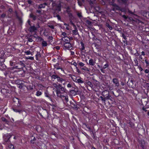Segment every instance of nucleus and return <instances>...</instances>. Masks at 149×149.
<instances>
[{
  "mask_svg": "<svg viewBox=\"0 0 149 149\" xmlns=\"http://www.w3.org/2000/svg\"><path fill=\"white\" fill-rule=\"evenodd\" d=\"M13 101L14 104L12 108L14 111L20 113L24 111L20 100L15 97Z\"/></svg>",
  "mask_w": 149,
  "mask_h": 149,
  "instance_id": "f257e3e1",
  "label": "nucleus"
},
{
  "mask_svg": "<svg viewBox=\"0 0 149 149\" xmlns=\"http://www.w3.org/2000/svg\"><path fill=\"white\" fill-rule=\"evenodd\" d=\"M49 1L52 2V10L55 11H57L58 12L61 11V7L62 5L63 4V2L60 0L55 1H54L53 0H49Z\"/></svg>",
  "mask_w": 149,
  "mask_h": 149,
  "instance_id": "f03ea898",
  "label": "nucleus"
},
{
  "mask_svg": "<svg viewBox=\"0 0 149 149\" xmlns=\"http://www.w3.org/2000/svg\"><path fill=\"white\" fill-rule=\"evenodd\" d=\"M102 96L105 98L106 100H110L111 101H113V98L110 95L108 91H103L102 93Z\"/></svg>",
  "mask_w": 149,
  "mask_h": 149,
  "instance_id": "7ed1b4c3",
  "label": "nucleus"
},
{
  "mask_svg": "<svg viewBox=\"0 0 149 149\" xmlns=\"http://www.w3.org/2000/svg\"><path fill=\"white\" fill-rule=\"evenodd\" d=\"M139 146L142 149H146V146L145 141L143 139L139 140L138 141Z\"/></svg>",
  "mask_w": 149,
  "mask_h": 149,
  "instance_id": "20e7f679",
  "label": "nucleus"
},
{
  "mask_svg": "<svg viewBox=\"0 0 149 149\" xmlns=\"http://www.w3.org/2000/svg\"><path fill=\"white\" fill-rule=\"evenodd\" d=\"M71 107L76 110H77L79 108V105L77 104L76 102L74 100L70 101Z\"/></svg>",
  "mask_w": 149,
  "mask_h": 149,
  "instance_id": "39448f33",
  "label": "nucleus"
},
{
  "mask_svg": "<svg viewBox=\"0 0 149 149\" xmlns=\"http://www.w3.org/2000/svg\"><path fill=\"white\" fill-rule=\"evenodd\" d=\"M11 136H12L10 134H7L4 137V141L6 142L8 144H10V142L9 139Z\"/></svg>",
  "mask_w": 149,
  "mask_h": 149,
  "instance_id": "423d86ee",
  "label": "nucleus"
},
{
  "mask_svg": "<svg viewBox=\"0 0 149 149\" xmlns=\"http://www.w3.org/2000/svg\"><path fill=\"white\" fill-rule=\"evenodd\" d=\"M54 73L56 74V73L55 72H54ZM51 78L52 79H57V81H61V80H62V79H61V78L58 75H57L56 74H53L52 76H51Z\"/></svg>",
  "mask_w": 149,
  "mask_h": 149,
  "instance_id": "0eeeda50",
  "label": "nucleus"
},
{
  "mask_svg": "<svg viewBox=\"0 0 149 149\" xmlns=\"http://www.w3.org/2000/svg\"><path fill=\"white\" fill-rule=\"evenodd\" d=\"M141 14L143 17L149 19V12L143 11L141 13Z\"/></svg>",
  "mask_w": 149,
  "mask_h": 149,
  "instance_id": "6e6552de",
  "label": "nucleus"
},
{
  "mask_svg": "<svg viewBox=\"0 0 149 149\" xmlns=\"http://www.w3.org/2000/svg\"><path fill=\"white\" fill-rule=\"evenodd\" d=\"M63 45L64 47L67 49H69L72 46L71 44L70 43V42H65V43H64Z\"/></svg>",
  "mask_w": 149,
  "mask_h": 149,
  "instance_id": "1a4fd4ad",
  "label": "nucleus"
},
{
  "mask_svg": "<svg viewBox=\"0 0 149 149\" xmlns=\"http://www.w3.org/2000/svg\"><path fill=\"white\" fill-rule=\"evenodd\" d=\"M113 83L117 87L119 86L120 84L118 79L117 78H114L112 80Z\"/></svg>",
  "mask_w": 149,
  "mask_h": 149,
  "instance_id": "9d476101",
  "label": "nucleus"
},
{
  "mask_svg": "<svg viewBox=\"0 0 149 149\" xmlns=\"http://www.w3.org/2000/svg\"><path fill=\"white\" fill-rule=\"evenodd\" d=\"M37 30V28L34 26H31L28 29L29 31L31 32H34L35 31Z\"/></svg>",
  "mask_w": 149,
  "mask_h": 149,
  "instance_id": "9b49d317",
  "label": "nucleus"
},
{
  "mask_svg": "<svg viewBox=\"0 0 149 149\" xmlns=\"http://www.w3.org/2000/svg\"><path fill=\"white\" fill-rule=\"evenodd\" d=\"M56 91L57 96L60 98H62V93H63L61 92L60 90H59V89L56 90Z\"/></svg>",
  "mask_w": 149,
  "mask_h": 149,
  "instance_id": "f8f14e48",
  "label": "nucleus"
},
{
  "mask_svg": "<svg viewBox=\"0 0 149 149\" xmlns=\"http://www.w3.org/2000/svg\"><path fill=\"white\" fill-rule=\"evenodd\" d=\"M1 120L4 123L6 124H8L10 122V120L7 119L4 117H2L1 118Z\"/></svg>",
  "mask_w": 149,
  "mask_h": 149,
  "instance_id": "ddd939ff",
  "label": "nucleus"
},
{
  "mask_svg": "<svg viewBox=\"0 0 149 149\" xmlns=\"http://www.w3.org/2000/svg\"><path fill=\"white\" fill-rule=\"evenodd\" d=\"M54 12H53V14L54 15V17H57L58 20L61 21V17L59 15L57 14V13H56V12H58V11H55V10H54Z\"/></svg>",
  "mask_w": 149,
  "mask_h": 149,
  "instance_id": "4468645a",
  "label": "nucleus"
},
{
  "mask_svg": "<svg viewBox=\"0 0 149 149\" xmlns=\"http://www.w3.org/2000/svg\"><path fill=\"white\" fill-rule=\"evenodd\" d=\"M114 8H113V10L115 11V10H120V7L116 4H114L113 5Z\"/></svg>",
  "mask_w": 149,
  "mask_h": 149,
  "instance_id": "2eb2a0df",
  "label": "nucleus"
},
{
  "mask_svg": "<svg viewBox=\"0 0 149 149\" xmlns=\"http://www.w3.org/2000/svg\"><path fill=\"white\" fill-rule=\"evenodd\" d=\"M58 63H57L56 64L54 65V68H56L57 70L61 69L62 71H64L63 69L61 68L59 65Z\"/></svg>",
  "mask_w": 149,
  "mask_h": 149,
  "instance_id": "dca6fc26",
  "label": "nucleus"
},
{
  "mask_svg": "<svg viewBox=\"0 0 149 149\" xmlns=\"http://www.w3.org/2000/svg\"><path fill=\"white\" fill-rule=\"evenodd\" d=\"M17 65H19L21 69L23 68L25 66V64L22 61H20L19 63H17Z\"/></svg>",
  "mask_w": 149,
  "mask_h": 149,
  "instance_id": "f3484780",
  "label": "nucleus"
},
{
  "mask_svg": "<svg viewBox=\"0 0 149 149\" xmlns=\"http://www.w3.org/2000/svg\"><path fill=\"white\" fill-rule=\"evenodd\" d=\"M29 17L30 18H32L34 21L36 19V16L34 15L33 13H31L30 14Z\"/></svg>",
  "mask_w": 149,
  "mask_h": 149,
  "instance_id": "a211bd4d",
  "label": "nucleus"
},
{
  "mask_svg": "<svg viewBox=\"0 0 149 149\" xmlns=\"http://www.w3.org/2000/svg\"><path fill=\"white\" fill-rule=\"evenodd\" d=\"M128 0H117V1L120 3H123L124 4H126Z\"/></svg>",
  "mask_w": 149,
  "mask_h": 149,
  "instance_id": "6ab92c4d",
  "label": "nucleus"
},
{
  "mask_svg": "<svg viewBox=\"0 0 149 149\" xmlns=\"http://www.w3.org/2000/svg\"><path fill=\"white\" fill-rule=\"evenodd\" d=\"M53 86L56 88V90L59 89V87H61V84H59L58 85H57L56 83H53L52 84Z\"/></svg>",
  "mask_w": 149,
  "mask_h": 149,
  "instance_id": "aec40b11",
  "label": "nucleus"
},
{
  "mask_svg": "<svg viewBox=\"0 0 149 149\" xmlns=\"http://www.w3.org/2000/svg\"><path fill=\"white\" fill-rule=\"evenodd\" d=\"M59 90H60L63 93H64L65 91V87H63L62 85L61 84V87H59Z\"/></svg>",
  "mask_w": 149,
  "mask_h": 149,
  "instance_id": "412c9836",
  "label": "nucleus"
},
{
  "mask_svg": "<svg viewBox=\"0 0 149 149\" xmlns=\"http://www.w3.org/2000/svg\"><path fill=\"white\" fill-rule=\"evenodd\" d=\"M127 85L130 87H132L133 84V81L132 80L129 81L127 83Z\"/></svg>",
  "mask_w": 149,
  "mask_h": 149,
  "instance_id": "4be33fe9",
  "label": "nucleus"
},
{
  "mask_svg": "<svg viewBox=\"0 0 149 149\" xmlns=\"http://www.w3.org/2000/svg\"><path fill=\"white\" fill-rule=\"evenodd\" d=\"M95 62L93 61L92 59H91L89 60V64L92 66H93L95 64Z\"/></svg>",
  "mask_w": 149,
  "mask_h": 149,
  "instance_id": "5701e85b",
  "label": "nucleus"
},
{
  "mask_svg": "<svg viewBox=\"0 0 149 149\" xmlns=\"http://www.w3.org/2000/svg\"><path fill=\"white\" fill-rule=\"evenodd\" d=\"M15 84H17L18 85H19L20 84H22V81L20 80H17L15 81Z\"/></svg>",
  "mask_w": 149,
  "mask_h": 149,
  "instance_id": "b1692460",
  "label": "nucleus"
},
{
  "mask_svg": "<svg viewBox=\"0 0 149 149\" xmlns=\"http://www.w3.org/2000/svg\"><path fill=\"white\" fill-rule=\"evenodd\" d=\"M45 7L44 6V5L42 4H41L38 5V9H41L42 8H44Z\"/></svg>",
  "mask_w": 149,
  "mask_h": 149,
  "instance_id": "393cba45",
  "label": "nucleus"
},
{
  "mask_svg": "<svg viewBox=\"0 0 149 149\" xmlns=\"http://www.w3.org/2000/svg\"><path fill=\"white\" fill-rule=\"evenodd\" d=\"M128 126L131 127H134V124L131 121L128 123Z\"/></svg>",
  "mask_w": 149,
  "mask_h": 149,
  "instance_id": "a878e982",
  "label": "nucleus"
},
{
  "mask_svg": "<svg viewBox=\"0 0 149 149\" xmlns=\"http://www.w3.org/2000/svg\"><path fill=\"white\" fill-rule=\"evenodd\" d=\"M88 1L90 5L91 6H93L94 2L95 1L92 0H88Z\"/></svg>",
  "mask_w": 149,
  "mask_h": 149,
  "instance_id": "bb28decb",
  "label": "nucleus"
},
{
  "mask_svg": "<svg viewBox=\"0 0 149 149\" xmlns=\"http://www.w3.org/2000/svg\"><path fill=\"white\" fill-rule=\"evenodd\" d=\"M17 18L18 19L19 21V24L21 25L22 23V18L19 16L17 17Z\"/></svg>",
  "mask_w": 149,
  "mask_h": 149,
  "instance_id": "cd10ccee",
  "label": "nucleus"
},
{
  "mask_svg": "<svg viewBox=\"0 0 149 149\" xmlns=\"http://www.w3.org/2000/svg\"><path fill=\"white\" fill-rule=\"evenodd\" d=\"M74 29H75L72 31V32L74 34L77 35V29L76 26L74 27Z\"/></svg>",
  "mask_w": 149,
  "mask_h": 149,
  "instance_id": "c85d7f7f",
  "label": "nucleus"
},
{
  "mask_svg": "<svg viewBox=\"0 0 149 149\" xmlns=\"http://www.w3.org/2000/svg\"><path fill=\"white\" fill-rule=\"evenodd\" d=\"M43 114L44 116L48 117V112L46 110H45L43 112Z\"/></svg>",
  "mask_w": 149,
  "mask_h": 149,
  "instance_id": "c756f323",
  "label": "nucleus"
},
{
  "mask_svg": "<svg viewBox=\"0 0 149 149\" xmlns=\"http://www.w3.org/2000/svg\"><path fill=\"white\" fill-rule=\"evenodd\" d=\"M61 79H62V80H61V81H58L61 82V83L62 84L64 85L65 84L66 81L65 79H63L62 78H61Z\"/></svg>",
  "mask_w": 149,
  "mask_h": 149,
  "instance_id": "7c9ffc66",
  "label": "nucleus"
},
{
  "mask_svg": "<svg viewBox=\"0 0 149 149\" xmlns=\"http://www.w3.org/2000/svg\"><path fill=\"white\" fill-rule=\"evenodd\" d=\"M42 46L46 47L47 45V42L44 40H43L42 42Z\"/></svg>",
  "mask_w": 149,
  "mask_h": 149,
  "instance_id": "2f4dec72",
  "label": "nucleus"
},
{
  "mask_svg": "<svg viewBox=\"0 0 149 149\" xmlns=\"http://www.w3.org/2000/svg\"><path fill=\"white\" fill-rule=\"evenodd\" d=\"M100 98L102 101L104 102V103L105 104V102L106 100L105 99V98L103 96H101L100 97Z\"/></svg>",
  "mask_w": 149,
  "mask_h": 149,
  "instance_id": "473e14b6",
  "label": "nucleus"
},
{
  "mask_svg": "<svg viewBox=\"0 0 149 149\" xmlns=\"http://www.w3.org/2000/svg\"><path fill=\"white\" fill-rule=\"evenodd\" d=\"M84 82V81L82 80L81 79H79L77 80V83L79 84V83H83Z\"/></svg>",
  "mask_w": 149,
  "mask_h": 149,
  "instance_id": "72a5a7b5",
  "label": "nucleus"
},
{
  "mask_svg": "<svg viewBox=\"0 0 149 149\" xmlns=\"http://www.w3.org/2000/svg\"><path fill=\"white\" fill-rule=\"evenodd\" d=\"M63 41L65 42V43L66 42H70V39L68 37H65V38H64Z\"/></svg>",
  "mask_w": 149,
  "mask_h": 149,
  "instance_id": "f704fd0d",
  "label": "nucleus"
},
{
  "mask_svg": "<svg viewBox=\"0 0 149 149\" xmlns=\"http://www.w3.org/2000/svg\"><path fill=\"white\" fill-rule=\"evenodd\" d=\"M86 23L88 24V25H91L92 24V22L89 20H86Z\"/></svg>",
  "mask_w": 149,
  "mask_h": 149,
  "instance_id": "c9c22d12",
  "label": "nucleus"
},
{
  "mask_svg": "<svg viewBox=\"0 0 149 149\" xmlns=\"http://www.w3.org/2000/svg\"><path fill=\"white\" fill-rule=\"evenodd\" d=\"M24 86H26L24 85V83L22 82V84L19 85V88L20 89H22Z\"/></svg>",
  "mask_w": 149,
  "mask_h": 149,
  "instance_id": "e433bc0d",
  "label": "nucleus"
},
{
  "mask_svg": "<svg viewBox=\"0 0 149 149\" xmlns=\"http://www.w3.org/2000/svg\"><path fill=\"white\" fill-rule=\"evenodd\" d=\"M8 147L9 148V149H14V146L11 144H10L8 145Z\"/></svg>",
  "mask_w": 149,
  "mask_h": 149,
  "instance_id": "4c0bfd02",
  "label": "nucleus"
},
{
  "mask_svg": "<svg viewBox=\"0 0 149 149\" xmlns=\"http://www.w3.org/2000/svg\"><path fill=\"white\" fill-rule=\"evenodd\" d=\"M15 66L13 67V69H21V68L20 67V66L19 65H15Z\"/></svg>",
  "mask_w": 149,
  "mask_h": 149,
  "instance_id": "58836bf2",
  "label": "nucleus"
},
{
  "mask_svg": "<svg viewBox=\"0 0 149 149\" xmlns=\"http://www.w3.org/2000/svg\"><path fill=\"white\" fill-rule=\"evenodd\" d=\"M66 11L67 13H70V7L68 6L66 8Z\"/></svg>",
  "mask_w": 149,
  "mask_h": 149,
  "instance_id": "ea45409f",
  "label": "nucleus"
},
{
  "mask_svg": "<svg viewBox=\"0 0 149 149\" xmlns=\"http://www.w3.org/2000/svg\"><path fill=\"white\" fill-rule=\"evenodd\" d=\"M77 15L78 17L79 18H81L82 17V16L81 15V13H77Z\"/></svg>",
  "mask_w": 149,
  "mask_h": 149,
  "instance_id": "a19ab883",
  "label": "nucleus"
},
{
  "mask_svg": "<svg viewBox=\"0 0 149 149\" xmlns=\"http://www.w3.org/2000/svg\"><path fill=\"white\" fill-rule=\"evenodd\" d=\"M36 12L37 13H38L40 15L42 14V10L41 9H39V10H36Z\"/></svg>",
  "mask_w": 149,
  "mask_h": 149,
  "instance_id": "79ce46f5",
  "label": "nucleus"
},
{
  "mask_svg": "<svg viewBox=\"0 0 149 149\" xmlns=\"http://www.w3.org/2000/svg\"><path fill=\"white\" fill-rule=\"evenodd\" d=\"M89 86L91 87L93 86V84L90 81H88L86 83Z\"/></svg>",
  "mask_w": 149,
  "mask_h": 149,
  "instance_id": "37998d69",
  "label": "nucleus"
},
{
  "mask_svg": "<svg viewBox=\"0 0 149 149\" xmlns=\"http://www.w3.org/2000/svg\"><path fill=\"white\" fill-rule=\"evenodd\" d=\"M64 100H65V101L67 102L68 101V97L67 95H66L64 98Z\"/></svg>",
  "mask_w": 149,
  "mask_h": 149,
  "instance_id": "c03bdc74",
  "label": "nucleus"
},
{
  "mask_svg": "<svg viewBox=\"0 0 149 149\" xmlns=\"http://www.w3.org/2000/svg\"><path fill=\"white\" fill-rule=\"evenodd\" d=\"M25 53H26L27 55H29L30 54H31V55H32V54H31V52L29 51H25Z\"/></svg>",
  "mask_w": 149,
  "mask_h": 149,
  "instance_id": "a18cd8bd",
  "label": "nucleus"
},
{
  "mask_svg": "<svg viewBox=\"0 0 149 149\" xmlns=\"http://www.w3.org/2000/svg\"><path fill=\"white\" fill-rule=\"evenodd\" d=\"M106 26L107 27H108L110 30H111L113 29L112 26H110L109 24L108 23H107L106 24Z\"/></svg>",
  "mask_w": 149,
  "mask_h": 149,
  "instance_id": "49530a36",
  "label": "nucleus"
},
{
  "mask_svg": "<svg viewBox=\"0 0 149 149\" xmlns=\"http://www.w3.org/2000/svg\"><path fill=\"white\" fill-rule=\"evenodd\" d=\"M40 56H40V53H38L37 54H36V60H38V57H40Z\"/></svg>",
  "mask_w": 149,
  "mask_h": 149,
  "instance_id": "de8ad7c7",
  "label": "nucleus"
},
{
  "mask_svg": "<svg viewBox=\"0 0 149 149\" xmlns=\"http://www.w3.org/2000/svg\"><path fill=\"white\" fill-rule=\"evenodd\" d=\"M77 63L79 65L81 66H84V64L82 62H79V61L77 62Z\"/></svg>",
  "mask_w": 149,
  "mask_h": 149,
  "instance_id": "09e8293b",
  "label": "nucleus"
},
{
  "mask_svg": "<svg viewBox=\"0 0 149 149\" xmlns=\"http://www.w3.org/2000/svg\"><path fill=\"white\" fill-rule=\"evenodd\" d=\"M42 94L41 92L40 91H38L36 93V95L37 96H39L40 95Z\"/></svg>",
  "mask_w": 149,
  "mask_h": 149,
  "instance_id": "8fccbe9b",
  "label": "nucleus"
},
{
  "mask_svg": "<svg viewBox=\"0 0 149 149\" xmlns=\"http://www.w3.org/2000/svg\"><path fill=\"white\" fill-rule=\"evenodd\" d=\"M119 10L121 11L122 12H126V9L124 8H120Z\"/></svg>",
  "mask_w": 149,
  "mask_h": 149,
  "instance_id": "3c124183",
  "label": "nucleus"
},
{
  "mask_svg": "<svg viewBox=\"0 0 149 149\" xmlns=\"http://www.w3.org/2000/svg\"><path fill=\"white\" fill-rule=\"evenodd\" d=\"M132 20L134 21V20L131 17H129L128 18V19L127 20V21L129 22H130Z\"/></svg>",
  "mask_w": 149,
  "mask_h": 149,
  "instance_id": "603ef678",
  "label": "nucleus"
},
{
  "mask_svg": "<svg viewBox=\"0 0 149 149\" xmlns=\"http://www.w3.org/2000/svg\"><path fill=\"white\" fill-rule=\"evenodd\" d=\"M85 125H86V127L88 128L89 130L91 132V133L92 132H93V131H92V129H91V128L90 127H89L87 125H86V124H85Z\"/></svg>",
  "mask_w": 149,
  "mask_h": 149,
  "instance_id": "864d4df0",
  "label": "nucleus"
},
{
  "mask_svg": "<svg viewBox=\"0 0 149 149\" xmlns=\"http://www.w3.org/2000/svg\"><path fill=\"white\" fill-rule=\"evenodd\" d=\"M122 17L124 18L125 19V20H127L128 19V16H127L124 15H123L122 16Z\"/></svg>",
  "mask_w": 149,
  "mask_h": 149,
  "instance_id": "5fc2aeb1",
  "label": "nucleus"
},
{
  "mask_svg": "<svg viewBox=\"0 0 149 149\" xmlns=\"http://www.w3.org/2000/svg\"><path fill=\"white\" fill-rule=\"evenodd\" d=\"M31 140L33 141H35L36 140V138H35V137H34L33 136H32L31 137Z\"/></svg>",
  "mask_w": 149,
  "mask_h": 149,
  "instance_id": "6e6d98bb",
  "label": "nucleus"
},
{
  "mask_svg": "<svg viewBox=\"0 0 149 149\" xmlns=\"http://www.w3.org/2000/svg\"><path fill=\"white\" fill-rule=\"evenodd\" d=\"M62 35H63L64 36L63 37V38H65V37H67L66 36V34L65 33V32H63L62 34Z\"/></svg>",
  "mask_w": 149,
  "mask_h": 149,
  "instance_id": "4d7b16f0",
  "label": "nucleus"
},
{
  "mask_svg": "<svg viewBox=\"0 0 149 149\" xmlns=\"http://www.w3.org/2000/svg\"><path fill=\"white\" fill-rule=\"evenodd\" d=\"M6 16V14L5 13H3L1 16V18H4Z\"/></svg>",
  "mask_w": 149,
  "mask_h": 149,
  "instance_id": "13d9d810",
  "label": "nucleus"
},
{
  "mask_svg": "<svg viewBox=\"0 0 149 149\" xmlns=\"http://www.w3.org/2000/svg\"><path fill=\"white\" fill-rule=\"evenodd\" d=\"M26 59H29L31 60H33L34 59V58L33 57L28 56L27 57Z\"/></svg>",
  "mask_w": 149,
  "mask_h": 149,
  "instance_id": "bf43d9fd",
  "label": "nucleus"
},
{
  "mask_svg": "<svg viewBox=\"0 0 149 149\" xmlns=\"http://www.w3.org/2000/svg\"><path fill=\"white\" fill-rule=\"evenodd\" d=\"M38 39L40 41H43V40H44L41 37L38 36Z\"/></svg>",
  "mask_w": 149,
  "mask_h": 149,
  "instance_id": "052dcab7",
  "label": "nucleus"
},
{
  "mask_svg": "<svg viewBox=\"0 0 149 149\" xmlns=\"http://www.w3.org/2000/svg\"><path fill=\"white\" fill-rule=\"evenodd\" d=\"M109 66V65L107 63L104 65V66L103 67V68L104 69H105L106 68L108 67Z\"/></svg>",
  "mask_w": 149,
  "mask_h": 149,
  "instance_id": "680f3d73",
  "label": "nucleus"
},
{
  "mask_svg": "<svg viewBox=\"0 0 149 149\" xmlns=\"http://www.w3.org/2000/svg\"><path fill=\"white\" fill-rule=\"evenodd\" d=\"M28 40L30 42H32L33 41V40L31 38H27Z\"/></svg>",
  "mask_w": 149,
  "mask_h": 149,
  "instance_id": "e2e57ef3",
  "label": "nucleus"
},
{
  "mask_svg": "<svg viewBox=\"0 0 149 149\" xmlns=\"http://www.w3.org/2000/svg\"><path fill=\"white\" fill-rule=\"evenodd\" d=\"M145 61L147 64V66H149V62L147 60H145Z\"/></svg>",
  "mask_w": 149,
  "mask_h": 149,
  "instance_id": "0e129e2a",
  "label": "nucleus"
},
{
  "mask_svg": "<svg viewBox=\"0 0 149 149\" xmlns=\"http://www.w3.org/2000/svg\"><path fill=\"white\" fill-rule=\"evenodd\" d=\"M48 26L50 28H51V29H54V26H53V25H48Z\"/></svg>",
  "mask_w": 149,
  "mask_h": 149,
  "instance_id": "69168bd1",
  "label": "nucleus"
},
{
  "mask_svg": "<svg viewBox=\"0 0 149 149\" xmlns=\"http://www.w3.org/2000/svg\"><path fill=\"white\" fill-rule=\"evenodd\" d=\"M68 16L69 17H72L73 16L72 13H70H70H68Z\"/></svg>",
  "mask_w": 149,
  "mask_h": 149,
  "instance_id": "338daca9",
  "label": "nucleus"
},
{
  "mask_svg": "<svg viewBox=\"0 0 149 149\" xmlns=\"http://www.w3.org/2000/svg\"><path fill=\"white\" fill-rule=\"evenodd\" d=\"M70 22L71 23V24L74 27H75V26H76L74 24V23L72 21H70Z\"/></svg>",
  "mask_w": 149,
  "mask_h": 149,
  "instance_id": "774afa93",
  "label": "nucleus"
}]
</instances>
